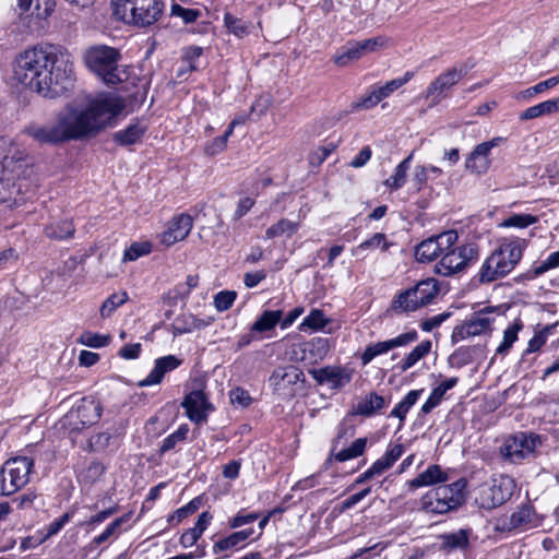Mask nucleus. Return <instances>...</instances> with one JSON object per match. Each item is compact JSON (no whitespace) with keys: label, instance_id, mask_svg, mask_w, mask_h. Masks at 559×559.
<instances>
[{"label":"nucleus","instance_id":"b1692460","mask_svg":"<svg viewBox=\"0 0 559 559\" xmlns=\"http://www.w3.org/2000/svg\"><path fill=\"white\" fill-rule=\"evenodd\" d=\"M181 364L182 360L175 355L159 357L155 360L152 371L145 379L141 380L138 385L143 388L158 384L162 382L166 373L177 369Z\"/></svg>","mask_w":559,"mask_h":559},{"label":"nucleus","instance_id":"f3484780","mask_svg":"<svg viewBox=\"0 0 559 559\" xmlns=\"http://www.w3.org/2000/svg\"><path fill=\"white\" fill-rule=\"evenodd\" d=\"M492 312V309L489 307L474 312L463 324L454 328L451 335L452 343L455 344L467 337L490 332L493 322V318L490 317Z\"/></svg>","mask_w":559,"mask_h":559},{"label":"nucleus","instance_id":"680f3d73","mask_svg":"<svg viewBox=\"0 0 559 559\" xmlns=\"http://www.w3.org/2000/svg\"><path fill=\"white\" fill-rule=\"evenodd\" d=\"M229 400L234 406L247 407L251 404L252 397L249 392L242 388H235L229 392Z\"/></svg>","mask_w":559,"mask_h":559},{"label":"nucleus","instance_id":"5701e85b","mask_svg":"<svg viewBox=\"0 0 559 559\" xmlns=\"http://www.w3.org/2000/svg\"><path fill=\"white\" fill-rule=\"evenodd\" d=\"M499 141L500 138H495L476 145L465 160L466 169L477 175L485 174L490 166L489 154Z\"/></svg>","mask_w":559,"mask_h":559},{"label":"nucleus","instance_id":"052dcab7","mask_svg":"<svg viewBox=\"0 0 559 559\" xmlns=\"http://www.w3.org/2000/svg\"><path fill=\"white\" fill-rule=\"evenodd\" d=\"M236 297H237V294L231 290H222V292L217 293L214 297L215 308L218 311L228 310L233 306Z\"/></svg>","mask_w":559,"mask_h":559},{"label":"nucleus","instance_id":"c85d7f7f","mask_svg":"<svg viewBox=\"0 0 559 559\" xmlns=\"http://www.w3.org/2000/svg\"><path fill=\"white\" fill-rule=\"evenodd\" d=\"M448 479L449 477L447 473L442 471L439 465L432 464L412 479L409 485L413 488H419L423 486H431L437 483H442Z\"/></svg>","mask_w":559,"mask_h":559},{"label":"nucleus","instance_id":"a878e982","mask_svg":"<svg viewBox=\"0 0 559 559\" xmlns=\"http://www.w3.org/2000/svg\"><path fill=\"white\" fill-rule=\"evenodd\" d=\"M485 345L461 346L449 357L451 366L461 368L485 358Z\"/></svg>","mask_w":559,"mask_h":559},{"label":"nucleus","instance_id":"f03ea898","mask_svg":"<svg viewBox=\"0 0 559 559\" xmlns=\"http://www.w3.org/2000/svg\"><path fill=\"white\" fill-rule=\"evenodd\" d=\"M15 78L47 98H57L72 88L73 62L67 49L59 46L33 47L15 60Z\"/></svg>","mask_w":559,"mask_h":559},{"label":"nucleus","instance_id":"f8f14e48","mask_svg":"<svg viewBox=\"0 0 559 559\" xmlns=\"http://www.w3.org/2000/svg\"><path fill=\"white\" fill-rule=\"evenodd\" d=\"M269 382L282 399H292L302 389L305 374L296 366H280L273 370Z\"/></svg>","mask_w":559,"mask_h":559},{"label":"nucleus","instance_id":"f257e3e1","mask_svg":"<svg viewBox=\"0 0 559 559\" xmlns=\"http://www.w3.org/2000/svg\"><path fill=\"white\" fill-rule=\"evenodd\" d=\"M123 109L120 99L105 97L90 102L86 108L68 106L59 112L55 122L29 123L24 133L41 145H59L70 140L93 136Z\"/></svg>","mask_w":559,"mask_h":559},{"label":"nucleus","instance_id":"09e8293b","mask_svg":"<svg viewBox=\"0 0 559 559\" xmlns=\"http://www.w3.org/2000/svg\"><path fill=\"white\" fill-rule=\"evenodd\" d=\"M151 251L152 245L150 242H133L129 248L124 250L123 261H135L143 255L150 254Z\"/></svg>","mask_w":559,"mask_h":559},{"label":"nucleus","instance_id":"dca6fc26","mask_svg":"<svg viewBox=\"0 0 559 559\" xmlns=\"http://www.w3.org/2000/svg\"><path fill=\"white\" fill-rule=\"evenodd\" d=\"M355 427L342 421L337 427V435L332 441L329 454H364L370 439L367 437L354 439Z\"/></svg>","mask_w":559,"mask_h":559},{"label":"nucleus","instance_id":"e433bc0d","mask_svg":"<svg viewBox=\"0 0 559 559\" xmlns=\"http://www.w3.org/2000/svg\"><path fill=\"white\" fill-rule=\"evenodd\" d=\"M385 405L384 399L372 392L368 394L364 400L358 402L356 406V413L364 416H371L377 411L383 408Z\"/></svg>","mask_w":559,"mask_h":559},{"label":"nucleus","instance_id":"412c9836","mask_svg":"<svg viewBox=\"0 0 559 559\" xmlns=\"http://www.w3.org/2000/svg\"><path fill=\"white\" fill-rule=\"evenodd\" d=\"M181 406L186 409L189 419L195 424L206 421L207 413L213 409L202 390H193L187 394Z\"/></svg>","mask_w":559,"mask_h":559},{"label":"nucleus","instance_id":"5fc2aeb1","mask_svg":"<svg viewBox=\"0 0 559 559\" xmlns=\"http://www.w3.org/2000/svg\"><path fill=\"white\" fill-rule=\"evenodd\" d=\"M110 337L108 335H102L98 333H92V332H84L80 338L79 343L93 347V348H100L106 346L109 343Z\"/></svg>","mask_w":559,"mask_h":559},{"label":"nucleus","instance_id":"2eb2a0df","mask_svg":"<svg viewBox=\"0 0 559 559\" xmlns=\"http://www.w3.org/2000/svg\"><path fill=\"white\" fill-rule=\"evenodd\" d=\"M459 235L456 230L450 229L438 235L431 236L415 248V257L418 262H431L441 258L444 250L456 245Z\"/></svg>","mask_w":559,"mask_h":559},{"label":"nucleus","instance_id":"4468645a","mask_svg":"<svg viewBox=\"0 0 559 559\" xmlns=\"http://www.w3.org/2000/svg\"><path fill=\"white\" fill-rule=\"evenodd\" d=\"M472 68L473 64L469 66L467 62H463L442 72L428 85L425 97L431 99L433 105L439 104L445 97V93L456 85Z\"/></svg>","mask_w":559,"mask_h":559},{"label":"nucleus","instance_id":"6e6d98bb","mask_svg":"<svg viewBox=\"0 0 559 559\" xmlns=\"http://www.w3.org/2000/svg\"><path fill=\"white\" fill-rule=\"evenodd\" d=\"M559 266V250L550 253L546 260L532 269V277H538L547 271Z\"/></svg>","mask_w":559,"mask_h":559},{"label":"nucleus","instance_id":"2f4dec72","mask_svg":"<svg viewBox=\"0 0 559 559\" xmlns=\"http://www.w3.org/2000/svg\"><path fill=\"white\" fill-rule=\"evenodd\" d=\"M559 111V97L555 99H548L539 103L535 106L528 107L521 112V120H531L542 116L551 115Z\"/></svg>","mask_w":559,"mask_h":559},{"label":"nucleus","instance_id":"9b49d317","mask_svg":"<svg viewBox=\"0 0 559 559\" xmlns=\"http://www.w3.org/2000/svg\"><path fill=\"white\" fill-rule=\"evenodd\" d=\"M32 467V456H11L0 469V495L9 496L23 488Z\"/></svg>","mask_w":559,"mask_h":559},{"label":"nucleus","instance_id":"a211bd4d","mask_svg":"<svg viewBox=\"0 0 559 559\" xmlns=\"http://www.w3.org/2000/svg\"><path fill=\"white\" fill-rule=\"evenodd\" d=\"M418 333L415 330L399 334L397 336L377 342L371 343L366 346L365 350L362 352L360 359L362 366H367L371 362L372 359H374L377 356L384 355L389 353L390 350L397 348V347H404L408 344L417 341Z\"/></svg>","mask_w":559,"mask_h":559},{"label":"nucleus","instance_id":"4d7b16f0","mask_svg":"<svg viewBox=\"0 0 559 559\" xmlns=\"http://www.w3.org/2000/svg\"><path fill=\"white\" fill-rule=\"evenodd\" d=\"M171 15L179 16L186 24L195 22L201 16V11L198 9L183 8L177 3L171 5Z\"/></svg>","mask_w":559,"mask_h":559},{"label":"nucleus","instance_id":"774afa93","mask_svg":"<svg viewBox=\"0 0 559 559\" xmlns=\"http://www.w3.org/2000/svg\"><path fill=\"white\" fill-rule=\"evenodd\" d=\"M444 543L451 548H463L468 544L466 532L459 531L444 536Z\"/></svg>","mask_w":559,"mask_h":559},{"label":"nucleus","instance_id":"864d4df0","mask_svg":"<svg viewBox=\"0 0 559 559\" xmlns=\"http://www.w3.org/2000/svg\"><path fill=\"white\" fill-rule=\"evenodd\" d=\"M537 222V217L531 214H513L503 221V227L525 228Z\"/></svg>","mask_w":559,"mask_h":559},{"label":"nucleus","instance_id":"1a4fd4ad","mask_svg":"<svg viewBox=\"0 0 559 559\" xmlns=\"http://www.w3.org/2000/svg\"><path fill=\"white\" fill-rule=\"evenodd\" d=\"M515 486L508 475L492 476L474 489L475 502L483 509L497 508L512 497Z\"/></svg>","mask_w":559,"mask_h":559},{"label":"nucleus","instance_id":"6e6552de","mask_svg":"<svg viewBox=\"0 0 559 559\" xmlns=\"http://www.w3.org/2000/svg\"><path fill=\"white\" fill-rule=\"evenodd\" d=\"M102 413L100 403L92 396H85L58 421V429L69 435L81 431L95 425Z\"/></svg>","mask_w":559,"mask_h":559},{"label":"nucleus","instance_id":"473e14b6","mask_svg":"<svg viewBox=\"0 0 559 559\" xmlns=\"http://www.w3.org/2000/svg\"><path fill=\"white\" fill-rule=\"evenodd\" d=\"M282 316V310L263 311L251 325V332L265 333L273 330L277 324H280Z\"/></svg>","mask_w":559,"mask_h":559},{"label":"nucleus","instance_id":"58836bf2","mask_svg":"<svg viewBox=\"0 0 559 559\" xmlns=\"http://www.w3.org/2000/svg\"><path fill=\"white\" fill-rule=\"evenodd\" d=\"M298 223L292 222L287 218H282L266 229L265 237L267 239H273L283 235L292 237L298 230Z\"/></svg>","mask_w":559,"mask_h":559},{"label":"nucleus","instance_id":"a18cd8bd","mask_svg":"<svg viewBox=\"0 0 559 559\" xmlns=\"http://www.w3.org/2000/svg\"><path fill=\"white\" fill-rule=\"evenodd\" d=\"M117 439H114L111 435L108 432H100L96 436H93L88 441L90 451L93 452H102V451H114L115 448L111 447L116 442Z\"/></svg>","mask_w":559,"mask_h":559},{"label":"nucleus","instance_id":"4c0bfd02","mask_svg":"<svg viewBox=\"0 0 559 559\" xmlns=\"http://www.w3.org/2000/svg\"><path fill=\"white\" fill-rule=\"evenodd\" d=\"M224 25L228 33L235 35L238 38H243L250 33V22L236 17L229 12L224 14Z\"/></svg>","mask_w":559,"mask_h":559},{"label":"nucleus","instance_id":"8fccbe9b","mask_svg":"<svg viewBox=\"0 0 559 559\" xmlns=\"http://www.w3.org/2000/svg\"><path fill=\"white\" fill-rule=\"evenodd\" d=\"M413 75V72L407 71L402 78L391 80L386 84L377 87L380 97H382V99L389 97L394 91L406 84Z\"/></svg>","mask_w":559,"mask_h":559},{"label":"nucleus","instance_id":"bb28decb","mask_svg":"<svg viewBox=\"0 0 559 559\" xmlns=\"http://www.w3.org/2000/svg\"><path fill=\"white\" fill-rule=\"evenodd\" d=\"M44 233L49 239L66 240L74 236L75 227L71 218L64 217L48 223L44 228Z\"/></svg>","mask_w":559,"mask_h":559},{"label":"nucleus","instance_id":"aec40b11","mask_svg":"<svg viewBox=\"0 0 559 559\" xmlns=\"http://www.w3.org/2000/svg\"><path fill=\"white\" fill-rule=\"evenodd\" d=\"M542 444V438L534 432L519 431L506 438L500 454H531Z\"/></svg>","mask_w":559,"mask_h":559},{"label":"nucleus","instance_id":"c9c22d12","mask_svg":"<svg viewBox=\"0 0 559 559\" xmlns=\"http://www.w3.org/2000/svg\"><path fill=\"white\" fill-rule=\"evenodd\" d=\"M413 158V153H411L406 158H404L394 169L392 176H390L384 185L392 190H399L406 182V174L411 167V162Z\"/></svg>","mask_w":559,"mask_h":559},{"label":"nucleus","instance_id":"6ab92c4d","mask_svg":"<svg viewBox=\"0 0 559 559\" xmlns=\"http://www.w3.org/2000/svg\"><path fill=\"white\" fill-rule=\"evenodd\" d=\"M309 373L319 383H326L333 390H341L352 381L354 369L344 366H325L310 369Z\"/></svg>","mask_w":559,"mask_h":559},{"label":"nucleus","instance_id":"20e7f679","mask_svg":"<svg viewBox=\"0 0 559 559\" xmlns=\"http://www.w3.org/2000/svg\"><path fill=\"white\" fill-rule=\"evenodd\" d=\"M523 257V247L519 242L501 245L484 262L479 271L480 283H491L508 275Z\"/></svg>","mask_w":559,"mask_h":559},{"label":"nucleus","instance_id":"423d86ee","mask_svg":"<svg viewBox=\"0 0 559 559\" xmlns=\"http://www.w3.org/2000/svg\"><path fill=\"white\" fill-rule=\"evenodd\" d=\"M437 280L429 277L418 282L415 286L399 293L392 300L390 311L404 314L429 305L438 295Z\"/></svg>","mask_w":559,"mask_h":559},{"label":"nucleus","instance_id":"7ed1b4c3","mask_svg":"<svg viewBox=\"0 0 559 559\" xmlns=\"http://www.w3.org/2000/svg\"><path fill=\"white\" fill-rule=\"evenodd\" d=\"M32 162L24 147L0 136V203L22 193L23 180L31 175Z\"/></svg>","mask_w":559,"mask_h":559},{"label":"nucleus","instance_id":"e2e57ef3","mask_svg":"<svg viewBox=\"0 0 559 559\" xmlns=\"http://www.w3.org/2000/svg\"><path fill=\"white\" fill-rule=\"evenodd\" d=\"M271 105H272V96L270 94H261L255 98V100L251 105V108H250L251 115L261 117L266 114V111L269 110Z\"/></svg>","mask_w":559,"mask_h":559},{"label":"nucleus","instance_id":"13d9d810","mask_svg":"<svg viewBox=\"0 0 559 559\" xmlns=\"http://www.w3.org/2000/svg\"><path fill=\"white\" fill-rule=\"evenodd\" d=\"M123 522V518H118L114 520L110 524L107 525V527L103 531L102 534L94 537L93 544L98 546L108 540L111 536L117 535Z\"/></svg>","mask_w":559,"mask_h":559},{"label":"nucleus","instance_id":"0eeeda50","mask_svg":"<svg viewBox=\"0 0 559 559\" xmlns=\"http://www.w3.org/2000/svg\"><path fill=\"white\" fill-rule=\"evenodd\" d=\"M119 59V51L106 45L91 46L84 52L86 67L108 85H116L122 81L118 74Z\"/></svg>","mask_w":559,"mask_h":559},{"label":"nucleus","instance_id":"de8ad7c7","mask_svg":"<svg viewBox=\"0 0 559 559\" xmlns=\"http://www.w3.org/2000/svg\"><path fill=\"white\" fill-rule=\"evenodd\" d=\"M236 123H237V121L234 120L222 135L215 138L211 143H209L205 146V153L207 155H211V156L216 155V154L221 153L226 147L227 140L233 134L234 127Z\"/></svg>","mask_w":559,"mask_h":559},{"label":"nucleus","instance_id":"338daca9","mask_svg":"<svg viewBox=\"0 0 559 559\" xmlns=\"http://www.w3.org/2000/svg\"><path fill=\"white\" fill-rule=\"evenodd\" d=\"M428 179H429L428 168L423 165L416 166L414 174H413L412 182L417 192L423 190V188L426 186Z\"/></svg>","mask_w":559,"mask_h":559},{"label":"nucleus","instance_id":"bf43d9fd","mask_svg":"<svg viewBox=\"0 0 559 559\" xmlns=\"http://www.w3.org/2000/svg\"><path fill=\"white\" fill-rule=\"evenodd\" d=\"M212 549H213V554L214 555H219V554H226L227 555V552L239 550L240 547L237 545V543L234 539V537L229 534L226 537L217 539L213 544V548Z\"/></svg>","mask_w":559,"mask_h":559},{"label":"nucleus","instance_id":"cd10ccee","mask_svg":"<svg viewBox=\"0 0 559 559\" xmlns=\"http://www.w3.org/2000/svg\"><path fill=\"white\" fill-rule=\"evenodd\" d=\"M147 127L141 121H135L129 124L126 129L120 130L114 134V141L121 145L128 146L141 141Z\"/></svg>","mask_w":559,"mask_h":559},{"label":"nucleus","instance_id":"603ef678","mask_svg":"<svg viewBox=\"0 0 559 559\" xmlns=\"http://www.w3.org/2000/svg\"><path fill=\"white\" fill-rule=\"evenodd\" d=\"M381 100H382V97H380L377 87H373L367 96L362 97L360 100L352 103L350 109H352V111H358L361 109H370V108L374 107Z\"/></svg>","mask_w":559,"mask_h":559},{"label":"nucleus","instance_id":"79ce46f5","mask_svg":"<svg viewBox=\"0 0 559 559\" xmlns=\"http://www.w3.org/2000/svg\"><path fill=\"white\" fill-rule=\"evenodd\" d=\"M129 299L127 292L111 294L102 305L99 312L102 318H109L120 306Z\"/></svg>","mask_w":559,"mask_h":559},{"label":"nucleus","instance_id":"c03bdc74","mask_svg":"<svg viewBox=\"0 0 559 559\" xmlns=\"http://www.w3.org/2000/svg\"><path fill=\"white\" fill-rule=\"evenodd\" d=\"M391 243L388 241L385 234L377 233L369 239L362 241L355 250L354 253L361 250H374L381 249L382 251H386L390 248Z\"/></svg>","mask_w":559,"mask_h":559},{"label":"nucleus","instance_id":"3c124183","mask_svg":"<svg viewBox=\"0 0 559 559\" xmlns=\"http://www.w3.org/2000/svg\"><path fill=\"white\" fill-rule=\"evenodd\" d=\"M188 432V425H181L174 433L164 439L160 452L164 453L173 450L177 442L183 441L187 438Z\"/></svg>","mask_w":559,"mask_h":559},{"label":"nucleus","instance_id":"69168bd1","mask_svg":"<svg viewBox=\"0 0 559 559\" xmlns=\"http://www.w3.org/2000/svg\"><path fill=\"white\" fill-rule=\"evenodd\" d=\"M259 519V513L251 512V513H245L243 510L239 511L235 516L229 519V527L231 528H238L243 525L250 524Z\"/></svg>","mask_w":559,"mask_h":559},{"label":"nucleus","instance_id":"0e129e2a","mask_svg":"<svg viewBox=\"0 0 559 559\" xmlns=\"http://www.w3.org/2000/svg\"><path fill=\"white\" fill-rule=\"evenodd\" d=\"M400 456H382L377 460L368 469L372 477L383 474L386 469L393 466Z\"/></svg>","mask_w":559,"mask_h":559},{"label":"nucleus","instance_id":"393cba45","mask_svg":"<svg viewBox=\"0 0 559 559\" xmlns=\"http://www.w3.org/2000/svg\"><path fill=\"white\" fill-rule=\"evenodd\" d=\"M543 518L530 504H523L509 519L510 530H530L542 524Z\"/></svg>","mask_w":559,"mask_h":559},{"label":"nucleus","instance_id":"37998d69","mask_svg":"<svg viewBox=\"0 0 559 559\" xmlns=\"http://www.w3.org/2000/svg\"><path fill=\"white\" fill-rule=\"evenodd\" d=\"M364 55V50L360 48L358 41L348 43V45L345 47V50L342 53L334 57V62L340 67H344L350 60H357L361 58Z\"/></svg>","mask_w":559,"mask_h":559},{"label":"nucleus","instance_id":"a19ab883","mask_svg":"<svg viewBox=\"0 0 559 559\" xmlns=\"http://www.w3.org/2000/svg\"><path fill=\"white\" fill-rule=\"evenodd\" d=\"M523 328L521 321H515L509 325L503 332V341L498 346L496 354L506 355L518 340V333Z\"/></svg>","mask_w":559,"mask_h":559},{"label":"nucleus","instance_id":"4be33fe9","mask_svg":"<svg viewBox=\"0 0 559 559\" xmlns=\"http://www.w3.org/2000/svg\"><path fill=\"white\" fill-rule=\"evenodd\" d=\"M193 226L191 215L182 213L175 216L165 231L159 235L160 242L166 247L181 241L188 237Z\"/></svg>","mask_w":559,"mask_h":559},{"label":"nucleus","instance_id":"ea45409f","mask_svg":"<svg viewBox=\"0 0 559 559\" xmlns=\"http://www.w3.org/2000/svg\"><path fill=\"white\" fill-rule=\"evenodd\" d=\"M329 322L330 320L325 318L322 310L312 309L309 314L304 318L298 329L302 332L308 330L318 331L323 329Z\"/></svg>","mask_w":559,"mask_h":559},{"label":"nucleus","instance_id":"7c9ffc66","mask_svg":"<svg viewBox=\"0 0 559 559\" xmlns=\"http://www.w3.org/2000/svg\"><path fill=\"white\" fill-rule=\"evenodd\" d=\"M206 325L207 323L204 320L193 314H180L174 320L171 329L174 335H182L191 333L194 330H200Z\"/></svg>","mask_w":559,"mask_h":559},{"label":"nucleus","instance_id":"72a5a7b5","mask_svg":"<svg viewBox=\"0 0 559 559\" xmlns=\"http://www.w3.org/2000/svg\"><path fill=\"white\" fill-rule=\"evenodd\" d=\"M55 0H19V8L27 12L34 7L32 14L37 19H47L55 9Z\"/></svg>","mask_w":559,"mask_h":559},{"label":"nucleus","instance_id":"f704fd0d","mask_svg":"<svg viewBox=\"0 0 559 559\" xmlns=\"http://www.w3.org/2000/svg\"><path fill=\"white\" fill-rule=\"evenodd\" d=\"M431 341H423L411 353H408L397 365L402 372L411 369L417 361L426 357L431 350Z\"/></svg>","mask_w":559,"mask_h":559},{"label":"nucleus","instance_id":"9d476101","mask_svg":"<svg viewBox=\"0 0 559 559\" xmlns=\"http://www.w3.org/2000/svg\"><path fill=\"white\" fill-rule=\"evenodd\" d=\"M479 250L476 243L469 242L453 246L444 250L441 259L435 265V272L441 276H452L464 272L478 260Z\"/></svg>","mask_w":559,"mask_h":559},{"label":"nucleus","instance_id":"ddd939ff","mask_svg":"<svg viewBox=\"0 0 559 559\" xmlns=\"http://www.w3.org/2000/svg\"><path fill=\"white\" fill-rule=\"evenodd\" d=\"M165 10L163 0H135L126 7L123 21L135 26L147 27L155 24Z\"/></svg>","mask_w":559,"mask_h":559},{"label":"nucleus","instance_id":"49530a36","mask_svg":"<svg viewBox=\"0 0 559 559\" xmlns=\"http://www.w3.org/2000/svg\"><path fill=\"white\" fill-rule=\"evenodd\" d=\"M201 498L197 497L192 499L186 506L177 509L171 515L168 516L169 524H179L185 518L194 513L201 506Z\"/></svg>","mask_w":559,"mask_h":559},{"label":"nucleus","instance_id":"39448f33","mask_svg":"<svg viewBox=\"0 0 559 559\" xmlns=\"http://www.w3.org/2000/svg\"><path fill=\"white\" fill-rule=\"evenodd\" d=\"M466 487L465 478H460L449 485L437 486L424 495L421 507L426 512L444 514L464 502Z\"/></svg>","mask_w":559,"mask_h":559},{"label":"nucleus","instance_id":"c756f323","mask_svg":"<svg viewBox=\"0 0 559 559\" xmlns=\"http://www.w3.org/2000/svg\"><path fill=\"white\" fill-rule=\"evenodd\" d=\"M330 350L329 340L325 337H313L302 344V359L313 361L323 359Z\"/></svg>","mask_w":559,"mask_h":559}]
</instances>
